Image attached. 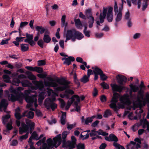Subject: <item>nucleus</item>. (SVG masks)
<instances>
[{
  "mask_svg": "<svg viewBox=\"0 0 149 149\" xmlns=\"http://www.w3.org/2000/svg\"><path fill=\"white\" fill-rule=\"evenodd\" d=\"M119 97V94L117 93L113 94V97L111 101V103L110 104V107L113 109L114 111L117 112L120 107H118L116 104L118 102V99Z\"/></svg>",
  "mask_w": 149,
  "mask_h": 149,
  "instance_id": "obj_8",
  "label": "nucleus"
},
{
  "mask_svg": "<svg viewBox=\"0 0 149 149\" xmlns=\"http://www.w3.org/2000/svg\"><path fill=\"white\" fill-rule=\"evenodd\" d=\"M45 64V62L44 60H40L38 61V66L43 65Z\"/></svg>",
  "mask_w": 149,
  "mask_h": 149,
  "instance_id": "obj_64",
  "label": "nucleus"
},
{
  "mask_svg": "<svg viewBox=\"0 0 149 149\" xmlns=\"http://www.w3.org/2000/svg\"><path fill=\"white\" fill-rule=\"evenodd\" d=\"M99 135H102L103 136H107L108 135V133L103 131L101 130H99L98 131H96L95 130H91V132L90 133V136L92 137L94 136H97V134Z\"/></svg>",
  "mask_w": 149,
  "mask_h": 149,
  "instance_id": "obj_11",
  "label": "nucleus"
},
{
  "mask_svg": "<svg viewBox=\"0 0 149 149\" xmlns=\"http://www.w3.org/2000/svg\"><path fill=\"white\" fill-rule=\"evenodd\" d=\"M140 124L142 126L143 129L146 128L147 129V128H149V123L148 122L146 119L141 120Z\"/></svg>",
  "mask_w": 149,
  "mask_h": 149,
  "instance_id": "obj_25",
  "label": "nucleus"
},
{
  "mask_svg": "<svg viewBox=\"0 0 149 149\" xmlns=\"http://www.w3.org/2000/svg\"><path fill=\"white\" fill-rule=\"evenodd\" d=\"M113 145L117 149H125L123 146H122L117 143L114 142L113 143Z\"/></svg>",
  "mask_w": 149,
  "mask_h": 149,
  "instance_id": "obj_46",
  "label": "nucleus"
},
{
  "mask_svg": "<svg viewBox=\"0 0 149 149\" xmlns=\"http://www.w3.org/2000/svg\"><path fill=\"white\" fill-rule=\"evenodd\" d=\"M111 111L109 109L106 110L104 112L103 116L105 118H107L111 115Z\"/></svg>",
  "mask_w": 149,
  "mask_h": 149,
  "instance_id": "obj_41",
  "label": "nucleus"
},
{
  "mask_svg": "<svg viewBox=\"0 0 149 149\" xmlns=\"http://www.w3.org/2000/svg\"><path fill=\"white\" fill-rule=\"evenodd\" d=\"M46 95V93L45 92L40 93L38 96V100L39 102H41Z\"/></svg>",
  "mask_w": 149,
  "mask_h": 149,
  "instance_id": "obj_26",
  "label": "nucleus"
},
{
  "mask_svg": "<svg viewBox=\"0 0 149 149\" xmlns=\"http://www.w3.org/2000/svg\"><path fill=\"white\" fill-rule=\"evenodd\" d=\"M74 104L75 105V107L76 108L75 111L79 112L80 111V107L78 105V104L77 102H74Z\"/></svg>",
  "mask_w": 149,
  "mask_h": 149,
  "instance_id": "obj_55",
  "label": "nucleus"
},
{
  "mask_svg": "<svg viewBox=\"0 0 149 149\" xmlns=\"http://www.w3.org/2000/svg\"><path fill=\"white\" fill-rule=\"evenodd\" d=\"M37 76L39 78L44 79L46 77L47 74L46 73H45L43 74H37Z\"/></svg>",
  "mask_w": 149,
  "mask_h": 149,
  "instance_id": "obj_58",
  "label": "nucleus"
},
{
  "mask_svg": "<svg viewBox=\"0 0 149 149\" xmlns=\"http://www.w3.org/2000/svg\"><path fill=\"white\" fill-rule=\"evenodd\" d=\"M33 83L36 86L35 88L32 86V84L29 81L27 80L24 79L21 81L22 86L24 87H30L31 89H28L24 91V94L21 91L24 90V88L21 87H19L15 89L12 87H11L10 91L13 94L8 95V98L9 101L14 102L16 100L19 101L20 103L22 101L23 97H25L26 101L28 103L26 107L28 108H30V110L33 111L34 109L31 107L34 106L35 108L38 106L37 104V100L36 97L37 95H29L31 93L33 92V90H36L37 88L41 89L44 87V85L42 82H40L36 81H33Z\"/></svg>",
  "mask_w": 149,
  "mask_h": 149,
  "instance_id": "obj_1",
  "label": "nucleus"
},
{
  "mask_svg": "<svg viewBox=\"0 0 149 149\" xmlns=\"http://www.w3.org/2000/svg\"><path fill=\"white\" fill-rule=\"evenodd\" d=\"M101 79L103 81L106 80L107 77L103 73V72L100 75Z\"/></svg>",
  "mask_w": 149,
  "mask_h": 149,
  "instance_id": "obj_53",
  "label": "nucleus"
},
{
  "mask_svg": "<svg viewBox=\"0 0 149 149\" xmlns=\"http://www.w3.org/2000/svg\"><path fill=\"white\" fill-rule=\"evenodd\" d=\"M3 78L5 82H9L10 78L8 75L6 74L4 75L3 76Z\"/></svg>",
  "mask_w": 149,
  "mask_h": 149,
  "instance_id": "obj_48",
  "label": "nucleus"
},
{
  "mask_svg": "<svg viewBox=\"0 0 149 149\" xmlns=\"http://www.w3.org/2000/svg\"><path fill=\"white\" fill-rule=\"evenodd\" d=\"M143 3H142V10H144L145 9L147 8L148 5L147 3V1H146L143 0Z\"/></svg>",
  "mask_w": 149,
  "mask_h": 149,
  "instance_id": "obj_54",
  "label": "nucleus"
},
{
  "mask_svg": "<svg viewBox=\"0 0 149 149\" xmlns=\"http://www.w3.org/2000/svg\"><path fill=\"white\" fill-rule=\"evenodd\" d=\"M74 22L75 26L77 29H82L83 26L79 19H75Z\"/></svg>",
  "mask_w": 149,
  "mask_h": 149,
  "instance_id": "obj_28",
  "label": "nucleus"
},
{
  "mask_svg": "<svg viewBox=\"0 0 149 149\" xmlns=\"http://www.w3.org/2000/svg\"><path fill=\"white\" fill-rule=\"evenodd\" d=\"M35 29L36 30L38 31V36L40 35V33L41 34H42L44 33L45 34L49 33L48 30L41 26H37L36 27Z\"/></svg>",
  "mask_w": 149,
  "mask_h": 149,
  "instance_id": "obj_16",
  "label": "nucleus"
},
{
  "mask_svg": "<svg viewBox=\"0 0 149 149\" xmlns=\"http://www.w3.org/2000/svg\"><path fill=\"white\" fill-rule=\"evenodd\" d=\"M142 1V0H127V4L129 7H130L131 6V1H132V3L135 5H136L137 3L138 8L139 9L141 7V1Z\"/></svg>",
  "mask_w": 149,
  "mask_h": 149,
  "instance_id": "obj_19",
  "label": "nucleus"
},
{
  "mask_svg": "<svg viewBox=\"0 0 149 149\" xmlns=\"http://www.w3.org/2000/svg\"><path fill=\"white\" fill-rule=\"evenodd\" d=\"M10 117V115L9 114H7L3 117L2 120L3 123L4 124H5L6 123L7 120Z\"/></svg>",
  "mask_w": 149,
  "mask_h": 149,
  "instance_id": "obj_45",
  "label": "nucleus"
},
{
  "mask_svg": "<svg viewBox=\"0 0 149 149\" xmlns=\"http://www.w3.org/2000/svg\"><path fill=\"white\" fill-rule=\"evenodd\" d=\"M45 42L42 40H39L38 42V45L41 48H43V45Z\"/></svg>",
  "mask_w": 149,
  "mask_h": 149,
  "instance_id": "obj_57",
  "label": "nucleus"
},
{
  "mask_svg": "<svg viewBox=\"0 0 149 149\" xmlns=\"http://www.w3.org/2000/svg\"><path fill=\"white\" fill-rule=\"evenodd\" d=\"M141 36V34L139 33H136L134 34L133 36L134 39H136L139 38Z\"/></svg>",
  "mask_w": 149,
  "mask_h": 149,
  "instance_id": "obj_63",
  "label": "nucleus"
},
{
  "mask_svg": "<svg viewBox=\"0 0 149 149\" xmlns=\"http://www.w3.org/2000/svg\"><path fill=\"white\" fill-rule=\"evenodd\" d=\"M47 92L49 96H50L52 95H53L54 91L53 90L48 88H47Z\"/></svg>",
  "mask_w": 149,
  "mask_h": 149,
  "instance_id": "obj_49",
  "label": "nucleus"
},
{
  "mask_svg": "<svg viewBox=\"0 0 149 149\" xmlns=\"http://www.w3.org/2000/svg\"><path fill=\"white\" fill-rule=\"evenodd\" d=\"M27 113L26 114L25 116H26L27 118L30 119L33 118L34 115V113L33 112L31 111H29L27 114Z\"/></svg>",
  "mask_w": 149,
  "mask_h": 149,
  "instance_id": "obj_44",
  "label": "nucleus"
},
{
  "mask_svg": "<svg viewBox=\"0 0 149 149\" xmlns=\"http://www.w3.org/2000/svg\"><path fill=\"white\" fill-rule=\"evenodd\" d=\"M74 31V29H69L66 32L64 33V36L66 38L65 42H67L68 40H69L74 42L75 41Z\"/></svg>",
  "mask_w": 149,
  "mask_h": 149,
  "instance_id": "obj_9",
  "label": "nucleus"
},
{
  "mask_svg": "<svg viewBox=\"0 0 149 149\" xmlns=\"http://www.w3.org/2000/svg\"><path fill=\"white\" fill-rule=\"evenodd\" d=\"M56 100L54 97L46 99L44 102L45 107L47 109L51 108L52 110H54L57 107V104L54 102Z\"/></svg>",
  "mask_w": 149,
  "mask_h": 149,
  "instance_id": "obj_6",
  "label": "nucleus"
},
{
  "mask_svg": "<svg viewBox=\"0 0 149 149\" xmlns=\"http://www.w3.org/2000/svg\"><path fill=\"white\" fill-rule=\"evenodd\" d=\"M28 78L31 80H34L36 79V76L33 74H31L28 76Z\"/></svg>",
  "mask_w": 149,
  "mask_h": 149,
  "instance_id": "obj_62",
  "label": "nucleus"
},
{
  "mask_svg": "<svg viewBox=\"0 0 149 149\" xmlns=\"http://www.w3.org/2000/svg\"><path fill=\"white\" fill-rule=\"evenodd\" d=\"M113 8L112 7H110L108 10L107 18V21L109 22H111L113 20V14L112 13Z\"/></svg>",
  "mask_w": 149,
  "mask_h": 149,
  "instance_id": "obj_20",
  "label": "nucleus"
},
{
  "mask_svg": "<svg viewBox=\"0 0 149 149\" xmlns=\"http://www.w3.org/2000/svg\"><path fill=\"white\" fill-rule=\"evenodd\" d=\"M58 100L60 102L61 107V108L64 107L65 105V102L61 98H59Z\"/></svg>",
  "mask_w": 149,
  "mask_h": 149,
  "instance_id": "obj_50",
  "label": "nucleus"
},
{
  "mask_svg": "<svg viewBox=\"0 0 149 149\" xmlns=\"http://www.w3.org/2000/svg\"><path fill=\"white\" fill-rule=\"evenodd\" d=\"M89 77L86 75H85L80 79V81L84 83H86L89 81Z\"/></svg>",
  "mask_w": 149,
  "mask_h": 149,
  "instance_id": "obj_36",
  "label": "nucleus"
},
{
  "mask_svg": "<svg viewBox=\"0 0 149 149\" xmlns=\"http://www.w3.org/2000/svg\"><path fill=\"white\" fill-rule=\"evenodd\" d=\"M93 120L91 119L90 117L87 118L85 121V123L86 125H88L89 123H91Z\"/></svg>",
  "mask_w": 149,
  "mask_h": 149,
  "instance_id": "obj_60",
  "label": "nucleus"
},
{
  "mask_svg": "<svg viewBox=\"0 0 149 149\" xmlns=\"http://www.w3.org/2000/svg\"><path fill=\"white\" fill-rule=\"evenodd\" d=\"M123 7L122 6L118 9L117 4L115 2L114 6V15L115 17V20L116 23L120 21L122 18V10Z\"/></svg>",
  "mask_w": 149,
  "mask_h": 149,
  "instance_id": "obj_7",
  "label": "nucleus"
},
{
  "mask_svg": "<svg viewBox=\"0 0 149 149\" xmlns=\"http://www.w3.org/2000/svg\"><path fill=\"white\" fill-rule=\"evenodd\" d=\"M74 36L75 37V40L76 39L80 40L82 39L84 36L82 33L78 31H76L75 30Z\"/></svg>",
  "mask_w": 149,
  "mask_h": 149,
  "instance_id": "obj_24",
  "label": "nucleus"
},
{
  "mask_svg": "<svg viewBox=\"0 0 149 149\" xmlns=\"http://www.w3.org/2000/svg\"><path fill=\"white\" fill-rule=\"evenodd\" d=\"M21 83V81L18 78H14L13 79L12 83L13 85L18 86L19 83Z\"/></svg>",
  "mask_w": 149,
  "mask_h": 149,
  "instance_id": "obj_39",
  "label": "nucleus"
},
{
  "mask_svg": "<svg viewBox=\"0 0 149 149\" xmlns=\"http://www.w3.org/2000/svg\"><path fill=\"white\" fill-rule=\"evenodd\" d=\"M144 91L142 90L141 88L139 90L138 92L137 96L136 97H135V99H136L138 103L136 104L135 102L134 103L132 108L133 110L136 109V108L140 107L141 103H143V105L145 106L144 104L143 101L144 99L145 98L146 96L143 98L144 96Z\"/></svg>",
  "mask_w": 149,
  "mask_h": 149,
  "instance_id": "obj_5",
  "label": "nucleus"
},
{
  "mask_svg": "<svg viewBox=\"0 0 149 149\" xmlns=\"http://www.w3.org/2000/svg\"><path fill=\"white\" fill-rule=\"evenodd\" d=\"M72 142L68 141L66 143V145L68 146H71L74 148L76 144V139L74 136H71Z\"/></svg>",
  "mask_w": 149,
  "mask_h": 149,
  "instance_id": "obj_22",
  "label": "nucleus"
},
{
  "mask_svg": "<svg viewBox=\"0 0 149 149\" xmlns=\"http://www.w3.org/2000/svg\"><path fill=\"white\" fill-rule=\"evenodd\" d=\"M66 18V16L65 15H63L62 16L61 19V26L63 27H65V28L67 25V23L65 22V19Z\"/></svg>",
  "mask_w": 149,
  "mask_h": 149,
  "instance_id": "obj_34",
  "label": "nucleus"
},
{
  "mask_svg": "<svg viewBox=\"0 0 149 149\" xmlns=\"http://www.w3.org/2000/svg\"><path fill=\"white\" fill-rule=\"evenodd\" d=\"M101 85L104 89H108L109 88V85L104 82L101 83Z\"/></svg>",
  "mask_w": 149,
  "mask_h": 149,
  "instance_id": "obj_59",
  "label": "nucleus"
},
{
  "mask_svg": "<svg viewBox=\"0 0 149 149\" xmlns=\"http://www.w3.org/2000/svg\"><path fill=\"white\" fill-rule=\"evenodd\" d=\"M124 18L125 19L127 20L131 19L130 17V13L128 11H127L125 13L124 16Z\"/></svg>",
  "mask_w": 149,
  "mask_h": 149,
  "instance_id": "obj_51",
  "label": "nucleus"
},
{
  "mask_svg": "<svg viewBox=\"0 0 149 149\" xmlns=\"http://www.w3.org/2000/svg\"><path fill=\"white\" fill-rule=\"evenodd\" d=\"M48 34H44L43 38V41L46 43H49L51 40V38Z\"/></svg>",
  "mask_w": 149,
  "mask_h": 149,
  "instance_id": "obj_30",
  "label": "nucleus"
},
{
  "mask_svg": "<svg viewBox=\"0 0 149 149\" xmlns=\"http://www.w3.org/2000/svg\"><path fill=\"white\" fill-rule=\"evenodd\" d=\"M26 38L25 39L24 41L25 42L28 43L31 46L34 45L35 44V43L32 40L33 38V35L26 33Z\"/></svg>",
  "mask_w": 149,
  "mask_h": 149,
  "instance_id": "obj_15",
  "label": "nucleus"
},
{
  "mask_svg": "<svg viewBox=\"0 0 149 149\" xmlns=\"http://www.w3.org/2000/svg\"><path fill=\"white\" fill-rule=\"evenodd\" d=\"M26 123L27 125L24 123L21 124V126L19 128V132L20 134H22L24 133L27 132L29 129V127L31 129H33L35 126V123L31 122L29 120L27 119L26 120Z\"/></svg>",
  "mask_w": 149,
  "mask_h": 149,
  "instance_id": "obj_4",
  "label": "nucleus"
},
{
  "mask_svg": "<svg viewBox=\"0 0 149 149\" xmlns=\"http://www.w3.org/2000/svg\"><path fill=\"white\" fill-rule=\"evenodd\" d=\"M63 60H65L64 62V63L68 65H69L71 63V61H74L75 59L72 56H70L68 58H62Z\"/></svg>",
  "mask_w": 149,
  "mask_h": 149,
  "instance_id": "obj_21",
  "label": "nucleus"
},
{
  "mask_svg": "<svg viewBox=\"0 0 149 149\" xmlns=\"http://www.w3.org/2000/svg\"><path fill=\"white\" fill-rule=\"evenodd\" d=\"M143 102L144 105L147 104L148 107V111H149V93H147L146 94V97L144 99Z\"/></svg>",
  "mask_w": 149,
  "mask_h": 149,
  "instance_id": "obj_31",
  "label": "nucleus"
},
{
  "mask_svg": "<svg viewBox=\"0 0 149 149\" xmlns=\"http://www.w3.org/2000/svg\"><path fill=\"white\" fill-rule=\"evenodd\" d=\"M73 102V100L72 99H70L68 101V102L65 108V110H68L69 108H70V106L72 104Z\"/></svg>",
  "mask_w": 149,
  "mask_h": 149,
  "instance_id": "obj_40",
  "label": "nucleus"
},
{
  "mask_svg": "<svg viewBox=\"0 0 149 149\" xmlns=\"http://www.w3.org/2000/svg\"><path fill=\"white\" fill-rule=\"evenodd\" d=\"M92 69L93 70V71L94 74H97L100 75L102 72V71L97 66L92 67Z\"/></svg>",
  "mask_w": 149,
  "mask_h": 149,
  "instance_id": "obj_29",
  "label": "nucleus"
},
{
  "mask_svg": "<svg viewBox=\"0 0 149 149\" xmlns=\"http://www.w3.org/2000/svg\"><path fill=\"white\" fill-rule=\"evenodd\" d=\"M46 79L49 81V82L44 81V84L46 86L49 87H56L58 86V83L56 82H54V80L53 79L50 77H47Z\"/></svg>",
  "mask_w": 149,
  "mask_h": 149,
  "instance_id": "obj_10",
  "label": "nucleus"
},
{
  "mask_svg": "<svg viewBox=\"0 0 149 149\" xmlns=\"http://www.w3.org/2000/svg\"><path fill=\"white\" fill-rule=\"evenodd\" d=\"M111 141L116 142L118 141V138L113 134H111L109 135Z\"/></svg>",
  "mask_w": 149,
  "mask_h": 149,
  "instance_id": "obj_37",
  "label": "nucleus"
},
{
  "mask_svg": "<svg viewBox=\"0 0 149 149\" xmlns=\"http://www.w3.org/2000/svg\"><path fill=\"white\" fill-rule=\"evenodd\" d=\"M25 68L29 70L32 71H36L39 73H41L43 72L42 68L38 67H33L31 66H27L25 67Z\"/></svg>",
  "mask_w": 149,
  "mask_h": 149,
  "instance_id": "obj_18",
  "label": "nucleus"
},
{
  "mask_svg": "<svg viewBox=\"0 0 149 149\" xmlns=\"http://www.w3.org/2000/svg\"><path fill=\"white\" fill-rule=\"evenodd\" d=\"M21 49L22 52H24L27 51L29 49V45L22 44L21 45Z\"/></svg>",
  "mask_w": 149,
  "mask_h": 149,
  "instance_id": "obj_33",
  "label": "nucleus"
},
{
  "mask_svg": "<svg viewBox=\"0 0 149 149\" xmlns=\"http://www.w3.org/2000/svg\"><path fill=\"white\" fill-rule=\"evenodd\" d=\"M62 116L61 119V124L63 125L65 123L66 113L65 112H62Z\"/></svg>",
  "mask_w": 149,
  "mask_h": 149,
  "instance_id": "obj_35",
  "label": "nucleus"
},
{
  "mask_svg": "<svg viewBox=\"0 0 149 149\" xmlns=\"http://www.w3.org/2000/svg\"><path fill=\"white\" fill-rule=\"evenodd\" d=\"M107 12V8H104L102 13H101L100 16V23H103L104 22V19L106 16Z\"/></svg>",
  "mask_w": 149,
  "mask_h": 149,
  "instance_id": "obj_23",
  "label": "nucleus"
},
{
  "mask_svg": "<svg viewBox=\"0 0 149 149\" xmlns=\"http://www.w3.org/2000/svg\"><path fill=\"white\" fill-rule=\"evenodd\" d=\"M70 99H72L73 100V102L75 100H76L78 104V102H80V98L79 96H78L77 95H73Z\"/></svg>",
  "mask_w": 149,
  "mask_h": 149,
  "instance_id": "obj_43",
  "label": "nucleus"
},
{
  "mask_svg": "<svg viewBox=\"0 0 149 149\" xmlns=\"http://www.w3.org/2000/svg\"><path fill=\"white\" fill-rule=\"evenodd\" d=\"M57 82L59 85L62 86H58L56 87H54V92L53 95V96L52 97H55L54 96H58V93L59 91H62L70 88L69 84H70V82L69 81L62 79H58L57 80Z\"/></svg>",
  "mask_w": 149,
  "mask_h": 149,
  "instance_id": "obj_3",
  "label": "nucleus"
},
{
  "mask_svg": "<svg viewBox=\"0 0 149 149\" xmlns=\"http://www.w3.org/2000/svg\"><path fill=\"white\" fill-rule=\"evenodd\" d=\"M6 128L8 130H11L13 128L12 125V122L11 121L10 122L8 123L7 125Z\"/></svg>",
  "mask_w": 149,
  "mask_h": 149,
  "instance_id": "obj_61",
  "label": "nucleus"
},
{
  "mask_svg": "<svg viewBox=\"0 0 149 149\" xmlns=\"http://www.w3.org/2000/svg\"><path fill=\"white\" fill-rule=\"evenodd\" d=\"M130 90L129 92L130 95L127 94H125L121 96L120 98V101L123 104L126 105H130L131 103L130 97L135 99L136 95L132 94V92H136L139 90V87L136 85L131 83L129 85Z\"/></svg>",
  "mask_w": 149,
  "mask_h": 149,
  "instance_id": "obj_2",
  "label": "nucleus"
},
{
  "mask_svg": "<svg viewBox=\"0 0 149 149\" xmlns=\"http://www.w3.org/2000/svg\"><path fill=\"white\" fill-rule=\"evenodd\" d=\"M117 82L120 85H124L127 81V78L125 76L120 74H118L116 77Z\"/></svg>",
  "mask_w": 149,
  "mask_h": 149,
  "instance_id": "obj_12",
  "label": "nucleus"
},
{
  "mask_svg": "<svg viewBox=\"0 0 149 149\" xmlns=\"http://www.w3.org/2000/svg\"><path fill=\"white\" fill-rule=\"evenodd\" d=\"M87 26H85L84 28V30L83 32L86 36L88 37H89L90 36V33H91V31H90L87 30Z\"/></svg>",
  "mask_w": 149,
  "mask_h": 149,
  "instance_id": "obj_38",
  "label": "nucleus"
},
{
  "mask_svg": "<svg viewBox=\"0 0 149 149\" xmlns=\"http://www.w3.org/2000/svg\"><path fill=\"white\" fill-rule=\"evenodd\" d=\"M77 149H85V146L84 143H79L77 146Z\"/></svg>",
  "mask_w": 149,
  "mask_h": 149,
  "instance_id": "obj_52",
  "label": "nucleus"
},
{
  "mask_svg": "<svg viewBox=\"0 0 149 149\" xmlns=\"http://www.w3.org/2000/svg\"><path fill=\"white\" fill-rule=\"evenodd\" d=\"M136 144V142L131 141L130 143L127 146V149H135L134 145Z\"/></svg>",
  "mask_w": 149,
  "mask_h": 149,
  "instance_id": "obj_32",
  "label": "nucleus"
},
{
  "mask_svg": "<svg viewBox=\"0 0 149 149\" xmlns=\"http://www.w3.org/2000/svg\"><path fill=\"white\" fill-rule=\"evenodd\" d=\"M74 93L73 91L70 89L66 90L63 94H60V97L62 98H65L67 99H68L70 97V95H72Z\"/></svg>",
  "mask_w": 149,
  "mask_h": 149,
  "instance_id": "obj_14",
  "label": "nucleus"
},
{
  "mask_svg": "<svg viewBox=\"0 0 149 149\" xmlns=\"http://www.w3.org/2000/svg\"><path fill=\"white\" fill-rule=\"evenodd\" d=\"M31 136L33 139L37 140L39 139L38 137V135L36 132L35 131L33 132L31 134Z\"/></svg>",
  "mask_w": 149,
  "mask_h": 149,
  "instance_id": "obj_47",
  "label": "nucleus"
},
{
  "mask_svg": "<svg viewBox=\"0 0 149 149\" xmlns=\"http://www.w3.org/2000/svg\"><path fill=\"white\" fill-rule=\"evenodd\" d=\"M27 112V111H25L22 113V115L21 114V110L18 107L15 110V118L19 120L22 117L25 116Z\"/></svg>",
  "mask_w": 149,
  "mask_h": 149,
  "instance_id": "obj_13",
  "label": "nucleus"
},
{
  "mask_svg": "<svg viewBox=\"0 0 149 149\" xmlns=\"http://www.w3.org/2000/svg\"><path fill=\"white\" fill-rule=\"evenodd\" d=\"M87 19L89 20L88 22V26L89 28H91L93 26V24L94 22V19L91 16L87 17Z\"/></svg>",
  "mask_w": 149,
  "mask_h": 149,
  "instance_id": "obj_27",
  "label": "nucleus"
},
{
  "mask_svg": "<svg viewBox=\"0 0 149 149\" xmlns=\"http://www.w3.org/2000/svg\"><path fill=\"white\" fill-rule=\"evenodd\" d=\"M29 134V132H27L25 135H23L20 136L19 138V141H22L23 140L27 139L28 136Z\"/></svg>",
  "mask_w": 149,
  "mask_h": 149,
  "instance_id": "obj_42",
  "label": "nucleus"
},
{
  "mask_svg": "<svg viewBox=\"0 0 149 149\" xmlns=\"http://www.w3.org/2000/svg\"><path fill=\"white\" fill-rule=\"evenodd\" d=\"M112 90L114 91L120 92L124 88V87L116 84H111V85Z\"/></svg>",
  "mask_w": 149,
  "mask_h": 149,
  "instance_id": "obj_17",
  "label": "nucleus"
},
{
  "mask_svg": "<svg viewBox=\"0 0 149 149\" xmlns=\"http://www.w3.org/2000/svg\"><path fill=\"white\" fill-rule=\"evenodd\" d=\"M28 24V22H21L20 23V28L22 29L25 26H26Z\"/></svg>",
  "mask_w": 149,
  "mask_h": 149,
  "instance_id": "obj_56",
  "label": "nucleus"
}]
</instances>
